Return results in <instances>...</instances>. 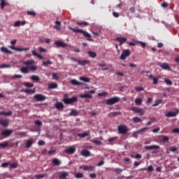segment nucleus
I'll list each match as a JSON object with an SVG mask.
<instances>
[{"mask_svg": "<svg viewBox=\"0 0 179 179\" xmlns=\"http://www.w3.org/2000/svg\"><path fill=\"white\" fill-rule=\"evenodd\" d=\"M76 178H83L84 175L83 173H77L75 174Z\"/></svg>", "mask_w": 179, "mask_h": 179, "instance_id": "nucleus-40", "label": "nucleus"}, {"mask_svg": "<svg viewBox=\"0 0 179 179\" xmlns=\"http://www.w3.org/2000/svg\"><path fill=\"white\" fill-rule=\"evenodd\" d=\"M81 99H92L93 96L90 94H85L83 95H80Z\"/></svg>", "mask_w": 179, "mask_h": 179, "instance_id": "nucleus-33", "label": "nucleus"}, {"mask_svg": "<svg viewBox=\"0 0 179 179\" xmlns=\"http://www.w3.org/2000/svg\"><path fill=\"white\" fill-rule=\"evenodd\" d=\"M32 145H33V140L31 139L28 140L26 143V148L29 149L31 148Z\"/></svg>", "mask_w": 179, "mask_h": 179, "instance_id": "nucleus-27", "label": "nucleus"}, {"mask_svg": "<svg viewBox=\"0 0 179 179\" xmlns=\"http://www.w3.org/2000/svg\"><path fill=\"white\" fill-rule=\"evenodd\" d=\"M52 78L55 80H58V79H59V78L58 77V74H57L56 73H52Z\"/></svg>", "mask_w": 179, "mask_h": 179, "instance_id": "nucleus-59", "label": "nucleus"}, {"mask_svg": "<svg viewBox=\"0 0 179 179\" xmlns=\"http://www.w3.org/2000/svg\"><path fill=\"white\" fill-rule=\"evenodd\" d=\"M78 64L81 66H86V65L90 64V60H79L78 61Z\"/></svg>", "mask_w": 179, "mask_h": 179, "instance_id": "nucleus-15", "label": "nucleus"}, {"mask_svg": "<svg viewBox=\"0 0 179 179\" xmlns=\"http://www.w3.org/2000/svg\"><path fill=\"white\" fill-rule=\"evenodd\" d=\"M77 24L78 26H80L81 27H86V26H89V22H77Z\"/></svg>", "mask_w": 179, "mask_h": 179, "instance_id": "nucleus-32", "label": "nucleus"}, {"mask_svg": "<svg viewBox=\"0 0 179 179\" xmlns=\"http://www.w3.org/2000/svg\"><path fill=\"white\" fill-rule=\"evenodd\" d=\"M5 68H10V64H3L0 65V69H3Z\"/></svg>", "mask_w": 179, "mask_h": 179, "instance_id": "nucleus-44", "label": "nucleus"}, {"mask_svg": "<svg viewBox=\"0 0 179 179\" xmlns=\"http://www.w3.org/2000/svg\"><path fill=\"white\" fill-rule=\"evenodd\" d=\"M155 171V168H153V166L150 165L148 167H147V171H148V173H152V171Z\"/></svg>", "mask_w": 179, "mask_h": 179, "instance_id": "nucleus-45", "label": "nucleus"}, {"mask_svg": "<svg viewBox=\"0 0 179 179\" xmlns=\"http://www.w3.org/2000/svg\"><path fill=\"white\" fill-rule=\"evenodd\" d=\"M92 34H94V36H100V33H101V29H99L98 31H92Z\"/></svg>", "mask_w": 179, "mask_h": 179, "instance_id": "nucleus-53", "label": "nucleus"}, {"mask_svg": "<svg viewBox=\"0 0 179 179\" xmlns=\"http://www.w3.org/2000/svg\"><path fill=\"white\" fill-rule=\"evenodd\" d=\"M117 131L121 135H125L128 132V127L127 125L120 124L117 127Z\"/></svg>", "mask_w": 179, "mask_h": 179, "instance_id": "nucleus-5", "label": "nucleus"}, {"mask_svg": "<svg viewBox=\"0 0 179 179\" xmlns=\"http://www.w3.org/2000/svg\"><path fill=\"white\" fill-rule=\"evenodd\" d=\"M38 144L39 146H43V145H45V142L43 140H40L38 142Z\"/></svg>", "mask_w": 179, "mask_h": 179, "instance_id": "nucleus-61", "label": "nucleus"}, {"mask_svg": "<svg viewBox=\"0 0 179 179\" xmlns=\"http://www.w3.org/2000/svg\"><path fill=\"white\" fill-rule=\"evenodd\" d=\"M30 79L31 80H33V82H38V80H40V77L38 76H31Z\"/></svg>", "mask_w": 179, "mask_h": 179, "instance_id": "nucleus-31", "label": "nucleus"}, {"mask_svg": "<svg viewBox=\"0 0 179 179\" xmlns=\"http://www.w3.org/2000/svg\"><path fill=\"white\" fill-rule=\"evenodd\" d=\"M161 138V142H169L170 140V138L166 136H162Z\"/></svg>", "mask_w": 179, "mask_h": 179, "instance_id": "nucleus-37", "label": "nucleus"}, {"mask_svg": "<svg viewBox=\"0 0 179 179\" xmlns=\"http://www.w3.org/2000/svg\"><path fill=\"white\" fill-rule=\"evenodd\" d=\"M22 24V22L21 21H16L14 23V27H19V26H20Z\"/></svg>", "mask_w": 179, "mask_h": 179, "instance_id": "nucleus-55", "label": "nucleus"}, {"mask_svg": "<svg viewBox=\"0 0 179 179\" xmlns=\"http://www.w3.org/2000/svg\"><path fill=\"white\" fill-rule=\"evenodd\" d=\"M8 166H9V162H4L1 164V167H3V169L8 167Z\"/></svg>", "mask_w": 179, "mask_h": 179, "instance_id": "nucleus-62", "label": "nucleus"}, {"mask_svg": "<svg viewBox=\"0 0 179 179\" xmlns=\"http://www.w3.org/2000/svg\"><path fill=\"white\" fill-rule=\"evenodd\" d=\"M77 136H79V138H86V136H90V132L87 131L82 134H78Z\"/></svg>", "mask_w": 179, "mask_h": 179, "instance_id": "nucleus-17", "label": "nucleus"}, {"mask_svg": "<svg viewBox=\"0 0 179 179\" xmlns=\"http://www.w3.org/2000/svg\"><path fill=\"white\" fill-rule=\"evenodd\" d=\"M43 66H47V65H52V62L50 60H48L47 62H43Z\"/></svg>", "mask_w": 179, "mask_h": 179, "instance_id": "nucleus-49", "label": "nucleus"}, {"mask_svg": "<svg viewBox=\"0 0 179 179\" xmlns=\"http://www.w3.org/2000/svg\"><path fill=\"white\" fill-rule=\"evenodd\" d=\"M52 163L55 166H60L61 164V161H59V159H58V158H54L52 159Z\"/></svg>", "mask_w": 179, "mask_h": 179, "instance_id": "nucleus-29", "label": "nucleus"}, {"mask_svg": "<svg viewBox=\"0 0 179 179\" xmlns=\"http://www.w3.org/2000/svg\"><path fill=\"white\" fill-rule=\"evenodd\" d=\"M35 177L36 178H44V177H47V174H37Z\"/></svg>", "mask_w": 179, "mask_h": 179, "instance_id": "nucleus-46", "label": "nucleus"}, {"mask_svg": "<svg viewBox=\"0 0 179 179\" xmlns=\"http://www.w3.org/2000/svg\"><path fill=\"white\" fill-rule=\"evenodd\" d=\"M27 14L29 15V16H36V12H34V10L27 11Z\"/></svg>", "mask_w": 179, "mask_h": 179, "instance_id": "nucleus-51", "label": "nucleus"}, {"mask_svg": "<svg viewBox=\"0 0 179 179\" xmlns=\"http://www.w3.org/2000/svg\"><path fill=\"white\" fill-rule=\"evenodd\" d=\"M118 101H120V97L114 96V97L107 99L106 104H107V106H113V104L118 103Z\"/></svg>", "mask_w": 179, "mask_h": 179, "instance_id": "nucleus-6", "label": "nucleus"}, {"mask_svg": "<svg viewBox=\"0 0 179 179\" xmlns=\"http://www.w3.org/2000/svg\"><path fill=\"white\" fill-rule=\"evenodd\" d=\"M113 171H115V174H121V173H122V169L120 168L113 169Z\"/></svg>", "mask_w": 179, "mask_h": 179, "instance_id": "nucleus-41", "label": "nucleus"}, {"mask_svg": "<svg viewBox=\"0 0 179 179\" xmlns=\"http://www.w3.org/2000/svg\"><path fill=\"white\" fill-rule=\"evenodd\" d=\"M34 124L37 125L38 127H41L43 125V122L40 120H36L34 122Z\"/></svg>", "mask_w": 179, "mask_h": 179, "instance_id": "nucleus-50", "label": "nucleus"}, {"mask_svg": "<svg viewBox=\"0 0 179 179\" xmlns=\"http://www.w3.org/2000/svg\"><path fill=\"white\" fill-rule=\"evenodd\" d=\"M131 55V50L129 49H124L120 57V59L125 61L128 57Z\"/></svg>", "mask_w": 179, "mask_h": 179, "instance_id": "nucleus-4", "label": "nucleus"}, {"mask_svg": "<svg viewBox=\"0 0 179 179\" xmlns=\"http://www.w3.org/2000/svg\"><path fill=\"white\" fill-rule=\"evenodd\" d=\"M69 29L74 33H81V34H83L84 37L87 38V41H93L92 38V35L89 34L87 31H83V29H75L71 27H69Z\"/></svg>", "mask_w": 179, "mask_h": 179, "instance_id": "nucleus-2", "label": "nucleus"}, {"mask_svg": "<svg viewBox=\"0 0 179 179\" xmlns=\"http://www.w3.org/2000/svg\"><path fill=\"white\" fill-rule=\"evenodd\" d=\"M90 178H96L97 177V175L94 173L90 174Z\"/></svg>", "mask_w": 179, "mask_h": 179, "instance_id": "nucleus-63", "label": "nucleus"}, {"mask_svg": "<svg viewBox=\"0 0 179 179\" xmlns=\"http://www.w3.org/2000/svg\"><path fill=\"white\" fill-rule=\"evenodd\" d=\"M115 41L120 43L119 45H122L124 43H127V38L124 37H116Z\"/></svg>", "mask_w": 179, "mask_h": 179, "instance_id": "nucleus-11", "label": "nucleus"}, {"mask_svg": "<svg viewBox=\"0 0 179 179\" xmlns=\"http://www.w3.org/2000/svg\"><path fill=\"white\" fill-rule=\"evenodd\" d=\"M80 169H83L85 171H92L94 169V166H80Z\"/></svg>", "mask_w": 179, "mask_h": 179, "instance_id": "nucleus-18", "label": "nucleus"}, {"mask_svg": "<svg viewBox=\"0 0 179 179\" xmlns=\"http://www.w3.org/2000/svg\"><path fill=\"white\" fill-rule=\"evenodd\" d=\"M65 97H68V95L64 94V98L62 100L64 104H73V103H76V101H78V97L76 96H73L71 98H65Z\"/></svg>", "mask_w": 179, "mask_h": 179, "instance_id": "nucleus-3", "label": "nucleus"}, {"mask_svg": "<svg viewBox=\"0 0 179 179\" xmlns=\"http://www.w3.org/2000/svg\"><path fill=\"white\" fill-rule=\"evenodd\" d=\"M88 55H90V58H96V57H97V53L92 50L88 51Z\"/></svg>", "mask_w": 179, "mask_h": 179, "instance_id": "nucleus-28", "label": "nucleus"}, {"mask_svg": "<svg viewBox=\"0 0 179 179\" xmlns=\"http://www.w3.org/2000/svg\"><path fill=\"white\" fill-rule=\"evenodd\" d=\"M12 132H13L12 130L4 129L1 132V135H3L4 136H6V138H8V136H10V135H12Z\"/></svg>", "mask_w": 179, "mask_h": 179, "instance_id": "nucleus-13", "label": "nucleus"}, {"mask_svg": "<svg viewBox=\"0 0 179 179\" xmlns=\"http://www.w3.org/2000/svg\"><path fill=\"white\" fill-rule=\"evenodd\" d=\"M70 115H74L76 116L78 115V111H76V110H71V113H70Z\"/></svg>", "mask_w": 179, "mask_h": 179, "instance_id": "nucleus-52", "label": "nucleus"}, {"mask_svg": "<svg viewBox=\"0 0 179 179\" xmlns=\"http://www.w3.org/2000/svg\"><path fill=\"white\" fill-rule=\"evenodd\" d=\"M108 93L106 92H100L98 94V96L99 97H106V96H107Z\"/></svg>", "mask_w": 179, "mask_h": 179, "instance_id": "nucleus-47", "label": "nucleus"}, {"mask_svg": "<svg viewBox=\"0 0 179 179\" xmlns=\"http://www.w3.org/2000/svg\"><path fill=\"white\" fill-rule=\"evenodd\" d=\"M55 44L57 48H66V47H68V43H64L62 41H57L55 42Z\"/></svg>", "mask_w": 179, "mask_h": 179, "instance_id": "nucleus-8", "label": "nucleus"}, {"mask_svg": "<svg viewBox=\"0 0 179 179\" xmlns=\"http://www.w3.org/2000/svg\"><path fill=\"white\" fill-rule=\"evenodd\" d=\"M162 103V100H157L155 101V103L152 104V107H157V106H159Z\"/></svg>", "mask_w": 179, "mask_h": 179, "instance_id": "nucleus-58", "label": "nucleus"}, {"mask_svg": "<svg viewBox=\"0 0 179 179\" xmlns=\"http://www.w3.org/2000/svg\"><path fill=\"white\" fill-rule=\"evenodd\" d=\"M135 90H136V92H143L145 89L142 87H136Z\"/></svg>", "mask_w": 179, "mask_h": 179, "instance_id": "nucleus-54", "label": "nucleus"}, {"mask_svg": "<svg viewBox=\"0 0 179 179\" xmlns=\"http://www.w3.org/2000/svg\"><path fill=\"white\" fill-rule=\"evenodd\" d=\"M132 121L134 124H136V122H142V119L138 117H134L132 118Z\"/></svg>", "mask_w": 179, "mask_h": 179, "instance_id": "nucleus-34", "label": "nucleus"}, {"mask_svg": "<svg viewBox=\"0 0 179 179\" xmlns=\"http://www.w3.org/2000/svg\"><path fill=\"white\" fill-rule=\"evenodd\" d=\"M157 149H160V146L152 145H146L145 147V150H155Z\"/></svg>", "mask_w": 179, "mask_h": 179, "instance_id": "nucleus-12", "label": "nucleus"}, {"mask_svg": "<svg viewBox=\"0 0 179 179\" xmlns=\"http://www.w3.org/2000/svg\"><path fill=\"white\" fill-rule=\"evenodd\" d=\"M0 50L1 52H3L4 54H12V51L8 50L6 47H1L0 48Z\"/></svg>", "mask_w": 179, "mask_h": 179, "instance_id": "nucleus-24", "label": "nucleus"}, {"mask_svg": "<svg viewBox=\"0 0 179 179\" xmlns=\"http://www.w3.org/2000/svg\"><path fill=\"white\" fill-rule=\"evenodd\" d=\"M9 147V141H4L3 143H0V148L5 149V148Z\"/></svg>", "mask_w": 179, "mask_h": 179, "instance_id": "nucleus-23", "label": "nucleus"}, {"mask_svg": "<svg viewBox=\"0 0 179 179\" xmlns=\"http://www.w3.org/2000/svg\"><path fill=\"white\" fill-rule=\"evenodd\" d=\"M131 111L134 113H138L141 115H143L145 114V110L143 108H139L135 106L131 108Z\"/></svg>", "mask_w": 179, "mask_h": 179, "instance_id": "nucleus-9", "label": "nucleus"}, {"mask_svg": "<svg viewBox=\"0 0 179 179\" xmlns=\"http://www.w3.org/2000/svg\"><path fill=\"white\" fill-rule=\"evenodd\" d=\"M0 125H2V127H8L9 125V122L8 120H0Z\"/></svg>", "mask_w": 179, "mask_h": 179, "instance_id": "nucleus-26", "label": "nucleus"}, {"mask_svg": "<svg viewBox=\"0 0 179 179\" xmlns=\"http://www.w3.org/2000/svg\"><path fill=\"white\" fill-rule=\"evenodd\" d=\"M55 29L56 30H61V22L60 21H55Z\"/></svg>", "mask_w": 179, "mask_h": 179, "instance_id": "nucleus-30", "label": "nucleus"}, {"mask_svg": "<svg viewBox=\"0 0 179 179\" xmlns=\"http://www.w3.org/2000/svg\"><path fill=\"white\" fill-rule=\"evenodd\" d=\"M147 76L149 79L153 80V85H157V83H159V78L154 77L152 75H148Z\"/></svg>", "mask_w": 179, "mask_h": 179, "instance_id": "nucleus-16", "label": "nucleus"}, {"mask_svg": "<svg viewBox=\"0 0 179 179\" xmlns=\"http://www.w3.org/2000/svg\"><path fill=\"white\" fill-rule=\"evenodd\" d=\"M56 108L59 110L60 108H64V103L62 102H57L56 103Z\"/></svg>", "mask_w": 179, "mask_h": 179, "instance_id": "nucleus-36", "label": "nucleus"}, {"mask_svg": "<svg viewBox=\"0 0 179 179\" xmlns=\"http://www.w3.org/2000/svg\"><path fill=\"white\" fill-rule=\"evenodd\" d=\"M135 103H136L137 106H139L140 104H142V99H141V98H137V99H136V100H135Z\"/></svg>", "mask_w": 179, "mask_h": 179, "instance_id": "nucleus-43", "label": "nucleus"}, {"mask_svg": "<svg viewBox=\"0 0 179 179\" xmlns=\"http://www.w3.org/2000/svg\"><path fill=\"white\" fill-rule=\"evenodd\" d=\"M81 156H84V157H89V156H90V151L87 150H83L81 151Z\"/></svg>", "mask_w": 179, "mask_h": 179, "instance_id": "nucleus-20", "label": "nucleus"}, {"mask_svg": "<svg viewBox=\"0 0 179 179\" xmlns=\"http://www.w3.org/2000/svg\"><path fill=\"white\" fill-rule=\"evenodd\" d=\"M80 80H83V82L89 83L90 82V78H87L86 77H80Z\"/></svg>", "mask_w": 179, "mask_h": 179, "instance_id": "nucleus-42", "label": "nucleus"}, {"mask_svg": "<svg viewBox=\"0 0 179 179\" xmlns=\"http://www.w3.org/2000/svg\"><path fill=\"white\" fill-rule=\"evenodd\" d=\"M64 152L67 155H73V153H75V152H76V145L69 146L68 148H66L64 150Z\"/></svg>", "mask_w": 179, "mask_h": 179, "instance_id": "nucleus-7", "label": "nucleus"}, {"mask_svg": "<svg viewBox=\"0 0 179 179\" xmlns=\"http://www.w3.org/2000/svg\"><path fill=\"white\" fill-rule=\"evenodd\" d=\"M172 132H173V134H179V128L173 129Z\"/></svg>", "mask_w": 179, "mask_h": 179, "instance_id": "nucleus-64", "label": "nucleus"}, {"mask_svg": "<svg viewBox=\"0 0 179 179\" xmlns=\"http://www.w3.org/2000/svg\"><path fill=\"white\" fill-rule=\"evenodd\" d=\"M91 142L92 143H95V145H101V141H100L93 140Z\"/></svg>", "mask_w": 179, "mask_h": 179, "instance_id": "nucleus-60", "label": "nucleus"}, {"mask_svg": "<svg viewBox=\"0 0 179 179\" xmlns=\"http://www.w3.org/2000/svg\"><path fill=\"white\" fill-rule=\"evenodd\" d=\"M58 87V84L51 83L48 85V89H57Z\"/></svg>", "mask_w": 179, "mask_h": 179, "instance_id": "nucleus-35", "label": "nucleus"}, {"mask_svg": "<svg viewBox=\"0 0 179 179\" xmlns=\"http://www.w3.org/2000/svg\"><path fill=\"white\" fill-rule=\"evenodd\" d=\"M178 112L169 111L165 114L166 117H176Z\"/></svg>", "mask_w": 179, "mask_h": 179, "instance_id": "nucleus-22", "label": "nucleus"}, {"mask_svg": "<svg viewBox=\"0 0 179 179\" xmlns=\"http://www.w3.org/2000/svg\"><path fill=\"white\" fill-rule=\"evenodd\" d=\"M1 2L0 3V8L1 9H4L5 6H8L9 5V3L6 1V0H0Z\"/></svg>", "mask_w": 179, "mask_h": 179, "instance_id": "nucleus-19", "label": "nucleus"}, {"mask_svg": "<svg viewBox=\"0 0 179 179\" xmlns=\"http://www.w3.org/2000/svg\"><path fill=\"white\" fill-rule=\"evenodd\" d=\"M138 44H141V47L143 48H145L146 47V43L142 42V41H138Z\"/></svg>", "mask_w": 179, "mask_h": 179, "instance_id": "nucleus-57", "label": "nucleus"}, {"mask_svg": "<svg viewBox=\"0 0 179 179\" xmlns=\"http://www.w3.org/2000/svg\"><path fill=\"white\" fill-rule=\"evenodd\" d=\"M164 82H165V83H166V85H168L169 86H171V85H173V81H171V80L164 79Z\"/></svg>", "mask_w": 179, "mask_h": 179, "instance_id": "nucleus-48", "label": "nucleus"}, {"mask_svg": "<svg viewBox=\"0 0 179 179\" xmlns=\"http://www.w3.org/2000/svg\"><path fill=\"white\" fill-rule=\"evenodd\" d=\"M159 66H160V68H162V69L171 71L170 66H169V64L167 63H160Z\"/></svg>", "mask_w": 179, "mask_h": 179, "instance_id": "nucleus-14", "label": "nucleus"}, {"mask_svg": "<svg viewBox=\"0 0 179 179\" xmlns=\"http://www.w3.org/2000/svg\"><path fill=\"white\" fill-rule=\"evenodd\" d=\"M36 62L34 60H28L23 62L24 65H26L27 67H22L20 71L22 73H29L30 71L34 72L37 71V66L34 65Z\"/></svg>", "mask_w": 179, "mask_h": 179, "instance_id": "nucleus-1", "label": "nucleus"}, {"mask_svg": "<svg viewBox=\"0 0 179 179\" xmlns=\"http://www.w3.org/2000/svg\"><path fill=\"white\" fill-rule=\"evenodd\" d=\"M24 86H25V87H34V84H33L31 83H24Z\"/></svg>", "mask_w": 179, "mask_h": 179, "instance_id": "nucleus-39", "label": "nucleus"}, {"mask_svg": "<svg viewBox=\"0 0 179 179\" xmlns=\"http://www.w3.org/2000/svg\"><path fill=\"white\" fill-rule=\"evenodd\" d=\"M149 129V127H143L141 129L138 131V133L141 134V132H145V131H148Z\"/></svg>", "mask_w": 179, "mask_h": 179, "instance_id": "nucleus-56", "label": "nucleus"}, {"mask_svg": "<svg viewBox=\"0 0 179 179\" xmlns=\"http://www.w3.org/2000/svg\"><path fill=\"white\" fill-rule=\"evenodd\" d=\"M117 139H118L117 136L109 138L108 139V142H109V143H113V142H115V141H117Z\"/></svg>", "mask_w": 179, "mask_h": 179, "instance_id": "nucleus-38", "label": "nucleus"}, {"mask_svg": "<svg viewBox=\"0 0 179 179\" xmlns=\"http://www.w3.org/2000/svg\"><path fill=\"white\" fill-rule=\"evenodd\" d=\"M34 98L36 99L38 101H44L47 99V96H44L41 94H37L35 96H34Z\"/></svg>", "mask_w": 179, "mask_h": 179, "instance_id": "nucleus-10", "label": "nucleus"}, {"mask_svg": "<svg viewBox=\"0 0 179 179\" xmlns=\"http://www.w3.org/2000/svg\"><path fill=\"white\" fill-rule=\"evenodd\" d=\"M70 83H71V85H73V86H80L82 85V83L75 80V79H73L70 81Z\"/></svg>", "mask_w": 179, "mask_h": 179, "instance_id": "nucleus-21", "label": "nucleus"}, {"mask_svg": "<svg viewBox=\"0 0 179 179\" xmlns=\"http://www.w3.org/2000/svg\"><path fill=\"white\" fill-rule=\"evenodd\" d=\"M24 93H27L28 94H34V93H36V90H31V89H26L23 90Z\"/></svg>", "mask_w": 179, "mask_h": 179, "instance_id": "nucleus-25", "label": "nucleus"}]
</instances>
